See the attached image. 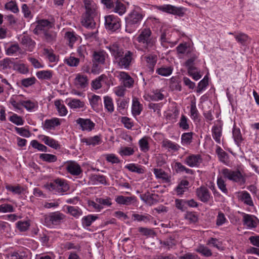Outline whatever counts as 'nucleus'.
Here are the masks:
<instances>
[{
    "instance_id": "ea45409f",
    "label": "nucleus",
    "mask_w": 259,
    "mask_h": 259,
    "mask_svg": "<svg viewBox=\"0 0 259 259\" xmlns=\"http://www.w3.org/2000/svg\"><path fill=\"white\" fill-rule=\"evenodd\" d=\"M98 219L97 216L90 214L82 219V224L83 226L89 227L92 223Z\"/></svg>"
},
{
    "instance_id": "79ce46f5",
    "label": "nucleus",
    "mask_w": 259,
    "mask_h": 259,
    "mask_svg": "<svg viewBox=\"0 0 259 259\" xmlns=\"http://www.w3.org/2000/svg\"><path fill=\"white\" fill-rule=\"evenodd\" d=\"M189 184V183L187 180H182L176 188L178 194H183L185 190L187 189V187L188 186Z\"/></svg>"
},
{
    "instance_id": "1a4fd4ad",
    "label": "nucleus",
    "mask_w": 259,
    "mask_h": 259,
    "mask_svg": "<svg viewBox=\"0 0 259 259\" xmlns=\"http://www.w3.org/2000/svg\"><path fill=\"white\" fill-rule=\"evenodd\" d=\"M105 26L107 29L114 31L120 26L119 19L113 15L105 17Z\"/></svg>"
},
{
    "instance_id": "f03ea898",
    "label": "nucleus",
    "mask_w": 259,
    "mask_h": 259,
    "mask_svg": "<svg viewBox=\"0 0 259 259\" xmlns=\"http://www.w3.org/2000/svg\"><path fill=\"white\" fill-rule=\"evenodd\" d=\"M222 174L224 178L237 183L239 186L244 185L246 182V175L239 169L234 170L225 168L222 170Z\"/></svg>"
},
{
    "instance_id": "a878e982",
    "label": "nucleus",
    "mask_w": 259,
    "mask_h": 259,
    "mask_svg": "<svg viewBox=\"0 0 259 259\" xmlns=\"http://www.w3.org/2000/svg\"><path fill=\"white\" fill-rule=\"evenodd\" d=\"M21 106L24 107L27 111H31L34 109L38 107L37 101H31L30 100H22L20 102Z\"/></svg>"
},
{
    "instance_id": "4c0bfd02",
    "label": "nucleus",
    "mask_w": 259,
    "mask_h": 259,
    "mask_svg": "<svg viewBox=\"0 0 259 259\" xmlns=\"http://www.w3.org/2000/svg\"><path fill=\"white\" fill-rule=\"evenodd\" d=\"M219 160L223 163L227 164L228 159V154L224 151L221 147H219L216 150Z\"/></svg>"
},
{
    "instance_id": "13d9d810",
    "label": "nucleus",
    "mask_w": 259,
    "mask_h": 259,
    "mask_svg": "<svg viewBox=\"0 0 259 259\" xmlns=\"http://www.w3.org/2000/svg\"><path fill=\"white\" fill-rule=\"evenodd\" d=\"M208 84V78L207 76H205L198 84L197 92H201Z\"/></svg>"
},
{
    "instance_id": "680f3d73",
    "label": "nucleus",
    "mask_w": 259,
    "mask_h": 259,
    "mask_svg": "<svg viewBox=\"0 0 259 259\" xmlns=\"http://www.w3.org/2000/svg\"><path fill=\"white\" fill-rule=\"evenodd\" d=\"M14 69L22 74H26L29 72L28 68L24 64H14Z\"/></svg>"
},
{
    "instance_id": "39448f33",
    "label": "nucleus",
    "mask_w": 259,
    "mask_h": 259,
    "mask_svg": "<svg viewBox=\"0 0 259 259\" xmlns=\"http://www.w3.org/2000/svg\"><path fill=\"white\" fill-rule=\"evenodd\" d=\"M45 188L55 193H63L67 192L69 186L67 181L64 179L58 178L45 186Z\"/></svg>"
},
{
    "instance_id": "0eeeda50",
    "label": "nucleus",
    "mask_w": 259,
    "mask_h": 259,
    "mask_svg": "<svg viewBox=\"0 0 259 259\" xmlns=\"http://www.w3.org/2000/svg\"><path fill=\"white\" fill-rule=\"evenodd\" d=\"M36 23V26L33 30V33L37 35L43 33L54 27V23L47 19L38 20Z\"/></svg>"
},
{
    "instance_id": "e433bc0d",
    "label": "nucleus",
    "mask_w": 259,
    "mask_h": 259,
    "mask_svg": "<svg viewBox=\"0 0 259 259\" xmlns=\"http://www.w3.org/2000/svg\"><path fill=\"white\" fill-rule=\"evenodd\" d=\"M196 251L206 257H209L212 255L211 250L203 245H199L196 249Z\"/></svg>"
},
{
    "instance_id": "c85d7f7f",
    "label": "nucleus",
    "mask_w": 259,
    "mask_h": 259,
    "mask_svg": "<svg viewBox=\"0 0 259 259\" xmlns=\"http://www.w3.org/2000/svg\"><path fill=\"white\" fill-rule=\"evenodd\" d=\"M212 136L215 142L218 144H220L222 136V127L217 125L212 126Z\"/></svg>"
},
{
    "instance_id": "0e129e2a",
    "label": "nucleus",
    "mask_w": 259,
    "mask_h": 259,
    "mask_svg": "<svg viewBox=\"0 0 259 259\" xmlns=\"http://www.w3.org/2000/svg\"><path fill=\"white\" fill-rule=\"evenodd\" d=\"M114 11L119 15H122L125 12V7L123 4L117 2L115 4Z\"/></svg>"
},
{
    "instance_id": "aec40b11",
    "label": "nucleus",
    "mask_w": 259,
    "mask_h": 259,
    "mask_svg": "<svg viewBox=\"0 0 259 259\" xmlns=\"http://www.w3.org/2000/svg\"><path fill=\"white\" fill-rule=\"evenodd\" d=\"M74 84L78 89H84L88 85L87 76L80 74H77L74 79Z\"/></svg>"
},
{
    "instance_id": "2eb2a0df",
    "label": "nucleus",
    "mask_w": 259,
    "mask_h": 259,
    "mask_svg": "<svg viewBox=\"0 0 259 259\" xmlns=\"http://www.w3.org/2000/svg\"><path fill=\"white\" fill-rule=\"evenodd\" d=\"M85 11L83 14L96 16L97 15V6L92 0H83Z\"/></svg>"
},
{
    "instance_id": "b1692460",
    "label": "nucleus",
    "mask_w": 259,
    "mask_h": 259,
    "mask_svg": "<svg viewBox=\"0 0 259 259\" xmlns=\"http://www.w3.org/2000/svg\"><path fill=\"white\" fill-rule=\"evenodd\" d=\"M65 39L68 42V45L70 48L73 47L74 42L78 39V35L73 31H67L65 33Z\"/></svg>"
},
{
    "instance_id": "bf43d9fd",
    "label": "nucleus",
    "mask_w": 259,
    "mask_h": 259,
    "mask_svg": "<svg viewBox=\"0 0 259 259\" xmlns=\"http://www.w3.org/2000/svg\"><path fill=\"white\" fill-rule=\"evenodd\" d=\"M153 172L156 178L164 180H168V177L167 174L162 169L154 168Z\"/></svg>"
},
{
    "instance_id": "393cba45",
    "label": "nucleus",
    "mask_w": 259,
    "mask_h": 259,
    "mask_svg": "<svg viewBox=\"0 0 259 259\" xmlns=\"http://www.w3.org/2000/svg\"><path fill=\"white\" fill-rule=\"evenodd\" d=\"M143 109L142 105L140 103L137 98H134L133 100L132 111L134 116L140 114Z\"/></svg>"
},
{
    "instance_id": "37998d69",
    "label": "nucleus",
    "mask_w": 259,
    "mask_h": 259,
    "mask_svg": "<svg viewBox=\"0 0 259 259\" xmlns=\"http://www.w3.org/2000/svg\"><path fill=\"white\" fill-rule=\"evenodd\" d=\"M14 62L12 59L9 58H5L0 61V66L3 70L9 69L14 65Z\"/></svg>"
},
{
    "instance_id": "58836bf2",
    "label": "nucleus",
    "mask_w": 259,
    "mask_h": 259,
    "mask_svg": "<svg viewBox=\"0 0 259 259\" xmlns=\"http://www.w3.org/2000/svg\"><path fill=\"white\" fill-rule=\"evenodd\" d=\"M36 75L40 79H50L52 77V72L50 70L39 71Z\"/></svg>"
},
{
    "instance_id": "4d7b16f0",
    "label": "nucleus",
    "mask_w": 259,
    "mask_h": 259,
    "mask_svg": "<svg viewBox=\"0 0 259 259\" xmlns=\"http://www.w3.org/2000/svg\"><path fill=\"white\" fill-rule=\"evenodd\" d=\"M172 69L170 67H161L156 70V73L162 76H166L170 75L172 73Z\"/></svg>"
},
{
    "instance_id": "774afa93",
    "label": "nucleus",
    "mask_w": 259,
    "mask_h": 259,
    "mask_svg": "<svg viewBox=\"0 0 259 259\" xmlns=\"http://www.w3.org/2000/svg\"><path fill=\"white\" fill-rule=\"evenodd\" d=\"M160 243L169 249L176 245V241L172 237H170L163 241H160Z\"/></svg>"
},
{
    "instance_id": "e2e57ef3",
    "label": "nucleus",
    "mask_w": 259,
    "mask_h": 259,
    "mask_svg": "<svg viewBox=\"0 0 259 259\" xmlns=\"http://www.w3.org/2000/svg\"><path fill=\"white\" fill-rule=\"evenodd\" d=\"M31 145L35 149L42 152L47 151V147L42 144L39 143L37 140H34L31 142Z\"/></svg>"
},
{
    "instance_id": "7c9ffc66",
    "label": "nucleus",
    "mask_w": 259,
    "mask_h": 259,
    "mask_svg": "<svg viewBox=\"0 0 259 259\" xmlns=\"http://www.w3.org/2000/svg\"><path fill=\"white\" fill-rule=\"evenodd\" d=\"M105 61V52L104 51L94 52L93 61L99 64H104Z\"/></svg>"
},
{
    "instance_id": "338daca9",
    "label": "nucleus",
    "mask_w": 259,
    "mask_h": 259,
    "mask_svg": "<svg viewBox=\"0 0 259 259\" xmlns=\"http://www.w3.org/2000/svg\"><path fill=\"white\" fill-rule=\"evenodd\" d=\"M36 79L34 77L24 78L21 80V84L25 88H28L35 83Z\"/></svg>"
},
{
    "instance_id": "a211bd4d",
    "label": "nucleus",
    "mask_w": 259,
    "mask_h": 259,
    "mask_svg": "<svg viewBox=\"0 0 259 259\" xmlns=\"http://www.w3.org/2000/svg\"><path fill=\"white\" fill-rule=\"evenodd\" d=\"M202 159L199 154H192L187 157L185 159V163L190 167L198 166L202 162Z\"/></svg>"
},
{
    "instance_id": "20e7f679",
    "label": "nucleus",
    "mask_w": 259,
    "mask_h": 259,
    "mask_svg": "<svg viewBox=\"0 0 259 259\" xmlns=\"http://www.w3.org/2000/svg\"><path fill=\"white\" fill-rule=\"evenodd\" d=\"M144 14L140 9L133 10L125 18L126 30L128 28H135L143 18Z\"/></svg>"
},
{
    "instance_id": "f3484780",
    "label": "nucleus",
    "mask_w": 259,
    "mask_h": 259,
    "mask_svg": "<svg viewBox=\"0 0 259 259\" xmlns=\"http://www.w3.org/2000/svg\"><path fill=\"white\" fill-rule=\"evenodd\" d=\"M21 44L24 46L26 51L32 52L33 51L35 42L31 37L27 35H23L20 40Z\"/></svg>"
},
{
    "instance_id": "09e8293b",
    "label": "nucleus",
    "mask_w": 259,
    "mask_h": 259,
    "mask_svg": "<svg viewBox=\"0 0 259 259\" xmlns=\"http://www.w3.org/2000/svg\"><path fill=\"white\" fill-rule=\"evenodd\" d=\"M146 62L148 64L149 67L153 69L157 62V56L153 54H150L145 56Z\"/></svg>"
},
{
    "instance_id": "dca6fc26",
    "label": "nucleus",
    "mask_w": 259,
    "mask_h": 259,
    "mask_svg": "<svg viewBox=\"0 0 259 259\" xmlns=\"http://www.w3.org/2000/svg\"><path fill=\"white\" fill-rule=\"evenodd\" d=\"M243 224L249 228H255L258 222V219L254 215L244 213L243 217Z\"/></svg>"
},
{
    "instance_id": "c9c22d12",
    "label": "nucleus",
    "mask_w": 259,
    "mask_h": 259,
    "mask_svg": "<svg viewBox=\"0 0 259 259\" xmlns=\"http://www.w3.org/2000/svg\"><path fill=\"white\" fill-rule=\"evenodd\" d=\"M80 60L77 58L70 56L68 58H65L64 62L70 67H76L79 63Z\"/></svg>"
},
{
    "instance_id": "2f4dec72",
    "label": "nucleus",
    "mask_w": 259,
    "mask_h": 259,
    "mask_svg": "<svg viewBox=\"0 0 259 259\" xmlns=\"http://www.w3.org/2000/svg\"><path fill=\"white\" fill-rule=\"evenodd\" d=\"M240 199L244 202V203L249 205L253 206V203L250 194L247 191H242L239 195Z\"/></svg>"
},
{
    "instance_id": "412c9836",
    "label": "nucleus",
    "mask_w": 259,
    "mask_h": 259,
    "mask_svg": "<svg viewBox=\"0 0 259 259\" xmlns=\"http://www.w3.org/2000/svg\"><path fill=\"white\" fill-rule=\"evenodd\" d=\"M41 140L45 143V144L47 145L50 147L55 149H58L60 148V145L58 143V142L55 139L45 135L41 136Z\"/></svg>"
},
{
    "instance_id": "5fc2aeb1",
    "label": "nucleus",
    "mask_w": 259,
    "mask_h": 259,
    "mask_svg": "<svg viewBox=\"0 0 259 259\" xmlns=\"http://www.w3.org/2000/svg\"><path fill=\"white\" fill-rule=\"evenodd\" d=\"M188 73L195 80H199L202 77L200 74V71L197 67L188 70Z\"/></svg>"
},
{
    "instance_id": "8fccbe9b",
    "label": "nucleus",
    "mask_w": 259,
    "mask_h": 259,
    "mask_svg": "<svg viewBox=\"0 0 259 259\" xmlns=\"http://www.w3.org/2000/svg\"><path fill=\"white\" fill-rule=\"evenodd\" d=\"M91 180L95 184L99 183L101 184L107 185L106 177L103 175H93L91 177Z\"/></svg>"
},
{
    "instance_id": "69168bd1",
    "label": "nucleus",
    "mask_w": 259,
    "mask_h": 259,
    "mask_svg": "<svg viewBox=\"0 0 259 259\" xmlns=\"http://www.w3.org/2000/svg\"><path fill=\"white\" fill-rule=\"evenodd\" d=\"M30 226V223L28 221H18L17 223V227L21 232L27 231Z\"/></svg>"
},
{
    "instance_id": "c756f323",
    "label": "nucleus",
    "mask_w": 259,
    "mask_h": 259,
    "mask_svg": "<svg viewBox=\"0 0 259 259\" xmlns=\"http://www.w3.org/2000/svg\"><path fill=\"white\" fill-rule=\"evenodd\" d=\"M135 199V196L126 197L120 195L116 198L115 201L118 204L128 205L131 204L132 202Z\"/></svg>"
},
{
    "instance_id": "a19ab883",
    "label": "nucleus",
    "mask_w": 259,
    "mask_h": 259,
    "mask_svg": "<svg viewBox=\"0 0 259 259\" xmlns=\"http://www.w3.org/2000/svg\"><path fill=\"white\" fill-rule=\"evenodd\" d=\"M55 105L56 107L58 113L60 116H63L67 114V110L66 107L61 104L60 100H57L55 102Z\"/></svg>"
},
{
    "instance_id": "423d86ee",
    "label": "nucleus",
    "mask_w": 259,
    "mask_h": 259,
    "mask_svg": "<svg viewBox=\"0 0 259 259\" xmlns=\"http://www.w3.org/2000/svg\"><path fill=\"white\" fill-rule=\"evenodd\" d=\"M65 215L59 211H55L44 216L45 224L46 226L58 225L63 222Z\"/></svg>"
},
{
    "instance_id": "4be33fe9",
    "label": "nucleus",
    "mask_w": 259,
    "mask_h": 259,
    "mask_svg": "<svg viewBox=\"0 0 259 259\" xmlns=\"http://www.w3.org/2000/svg\"><path fill=\"white\" fill-rule=\"evenodd\" d=\"M162 146L168 151L176 152L179 150L180 146L176 143L168 140L164 139L162 142Z\"/></svg>"
},
{
    "instance_id": "72a5a7b5",
    "label": "nucleus",
    "mask_w": 259,
    "mask_h": 259,
    "mask_svg": "<svg viewBox=\"0 0 259 259\" xmlns=\"http://www.w3.org/2000/svg\"><path fill=\"white\" fill-rule=\"evenodd\" d=\"M68 105L71 109H77L84 107L85 104L84 102L81 101L79 99H70Z\"/></svg>"
},
{
    "instance_id": "052dcab7",
    "label": "nucleus",
    "mask_w": 259,
    "mask_h": 259,
    "mask_svg": "<svg viewBox=\"0 0 259 259\" xmlns=\"http://www.w3.org/2000/svg\"><path fill=\"white\" fill-rule=\"evenodd\" d=\"M9 120L17 125H21L24 124L22 118L16 114H14L9 118Z\"/></svg>"
},
{
    "instance_id": "f8f14e48",
    "label": "nucleus",
    "mask_w": 259,
    "mask_h": 259,
    "mask_svg": "<svg viewBox=\"0 0 259 259\" xmlns=\"http://www.w3.org/2000/svg\"><path fill=\"white\" fill-rule=\"evenodd\" d=\"M66 168L67 171L72 176H78L82 172L80 165L75 161H67Z\"/></svg>"
},
{
    "instance_id": "9d476101",
    "label": "nucleus",
    "mask_w": 259,
    "mask_h": 259,
    "mask_svg": "<svg viewBox=\"0 0 259 259\" xmlns=\"http://www.w3.org/2000/svg\"><path fill=\"white\" fill-rule=\"evenodd\" d=\"M75 121L82 131L91 132L95 126V123L89 118H78Z\"/></svg>"
},
{
    "instance_id": "7ed1b4c3",
    "label": "nucleus",
    "mask_w": 259,
    "mask_h": 259,
    "mask_svg": "<svg viewBox=\"0 0 259 259\" xmlns=\"http://www.w3.org/2000/svg\"><path fill=\"white\" fill-rule=\"evenodd\" d=\"M151 35L152 32L149 28H144L141 30L136 39L146 49H153L155 45V40Z\"/></svg>"
},
{
    "instance_id": "f704fd0d",
    "label": "nucleus",
    "mask_w": 259,
    "mask_h": 259,
    "mask_svg": "<svg viewBox=\"0 0 259 259\" xmlns=\"http://www.w3.org/2000/svg\"><path fill=\"white\" fill-rule=\"evenodd\" d=\"M27 257L26 253L24 251H17L9 253L7 256V259H24Z\"/></svg>"
},
{
    "instance_id": "5701e85b",
    "label": "nucleus",
    "mask_w": 259,
    "mask_h": 259,
    "mask_svg": "<svg viewBox=\"0 0 259 259\" xmlns=\"http://www.w3.org/2000/svg\"><path fill=\"white\" fill-rule=\"evenodd\" d=\"M61 124L60 119L57 118H53L50 119H46L44 122V128L47 130L54 128L56 126Z\"/></svg>"
},
{
    "instance_id": "49530a36",
    "label": "nucleus",
    "mask_w": 259,
    "mask_h": 259,
    "mask_svg": "<svg viewBox=\"0 0 259 259\" xmlns=\"http://www.w3.org/2000/svg\"><path fill=\"white\" fill-rule=\"evenodd\" d=\"M104 100L105 108L108 112H112L114 111V106L111 98L109 96H105L104 98Z\"/></svg>"
},
{
    "instance_id": "473e14b6",
    "label": "nucleus",
    "mask_w": 259,
    "mask_h": 259,
    "mask_svg": "<svg viewBox=\"0 0 259 259\" xmlns=\"http://www.w3.org/2000/svg\"><path fill=\"white\" fill-rule=\"evenodd\" d=\"M45 40L50 44H52L56 40V33L50 29L42 33Z\"/></svg>"
},
{
    "instance_id": "6e6552de",
    "label": "nucleus",
    "mask_w": 259,
    "mask_h": 259,
    "mask_svg": "<svg viewBox=\"0 0 259 259\" xmlns=\"http://www.w3.org/2000/svg\"><path fill=\"white\" fill-rule=\"evenodd\" d=\"M157 9L163 12L183 17L184 15V8L177 7L171 5H164L157 6Z\"/></svg>"
},
{
    "instance_id": "cd10ccee",
    "label": "nucleus",
    "mask_w": 259,
    "mask_h": 259,
    "mask_svg": "<svg viewBox=\"0 0 259 259\" xmlns=\"http://www.w3.org/2000/svg\"><path fill=\"white\" fill-rule=\"evenodd\" d=\"M236 40L242 46H246L248 42L249 36L243 32H239L234 35Z\"/></svg>"
},
{
    "instance_id": "6e6d98bb",
    "label": "nucleus",
    "mask_w": 259,
    "mask_h": 259,
    "mask_svg": "<svg viewBox=\"0 0 259 259\" xmlns=\"http://www.w3.org/2000/svg\"><path fill=\"white\" fill-rule=\"evenodd\" d=\"M233 137L235 142L237 143H240L243 140L240 130L239 128L234 127L233 130Z\"/></svg>"
},
{
    "instance_id": "603ef678",
    "label": "nucleus",
    "mask_w": 259,
    "mask_h": 259,
    "mask_svg": "<svg viewBox=\"0 0 259 259\" xmlns=\"http://www.w3.org/2000/svg\"><path fill=\"white\" fill-rule=\"evenodd\" d=\"M133 218L134 220H136L139 222L143 221L147 223L150 221L151 216L149 214L142 215L138 213H134L133 214Z\"/></svg>"
},
{
    "instance_id": "f257e3e1",
    "label": "nucleus",
    "mask_w": 259,
    "mask_h": 259,
    "mask_svg": "<svg viewBox=\"0 0 259 259\" xmlns=\"http://www.w3.org/2000/svg\"><path fill=\"white\" fill-rule=\"evenodd\" d=\"M113 57V62L117 67L128 70L135 61V52L125 50L118 44L114 43L106 47Z\"/></svg>"
},
{
    "instance_id": "c03bdc74",
    "label": "nucleus",
    "mask_w": 259,
    "mask_h": 259,
    "mask_svg": "<svg viewBox=\"0 0 259 259\" xmlns=\"http://www.w3.org/2000/svg\"><path fill=\"white\" fill-rule=\"evenodd\" d=\"M193 133H185L182 135L181 141L183 145H189L192 142Z\"/></svg>"
},
{
    "instance_id": "9b49d317",
    "label": "nucleus",
    "mask_w": 259,
    "mask_h": 259,
    "mask_svg": "<svg viewBox=\"0 0 259 259\" xmlns=\"http://www.w3.org/2000/svg\"><path fill=\"white\" fill-rule=\"evenodd\" d=\"M118 77L124 88H131L133 87L134 80L128 73L124 71H120L119 73Z\"/></svg>"
},
{
    "instance_id": "4468645a",
    "label": "nucleus",
    "mask_w": 259,
    "mask_h": 259,
    "mask_svg": "<svg viewBox=\"0 0 259 259\" xmlns=\"http://www.w3.org/2000/svg\"><path fill=\"white\" fill-rule=\"evenodd\" d=\"M196 195L202 202H207L210 198L209 190L205 186H201L196 189Z\"/></svg>"
},
{
    "instance_id": "3c124183",
    "label": "nucleus",
    "mask_w": 259,
    "mask_h": 259,
    "mask_svg": "<svg viewBox=\"0 0 259 259\" xmlns=\"http://www.w3.org/2000/svg\"><path fill=\"white\" fill-rule=\"evenodd\" d=\"M67 209L68 212L74 217H78L82 213L81 210L78 207L68 206Z\"/></svg>"
},
{
    "instance_id": "6ab92c4d",
    "label": "nucleus",
    "mask_w": 259,
    "mask_h": 259,
    "mask_svg": "<svg viewBox=\"0 0 259 259\" xmlns=\"http://www.w3.org/2000/svg\"><path fill=\"white\" fill-rule=\"evenodd\" d=\"M158 195L150 193L149 191L140 195L141 199L149 205H152L157 202Z\"/></svg>"
},
{
    "instance_id": "a18cd8bd",
    "label": "nucleus",
    "mask_w": 259,
    "mask_h": 259,
    "mask_svg": "<svg viewBox=\"0 0 259 259\" xmlns=\"http://www.w3.org/2000/svg\"><path fill=\"white\" fill-rule=\"evenodd\" d=\"M20 96H22V95L12 97L9 101L10 103L13 106V107L18 110L22 109L21 104L20 103V102L22 100H21L19 99V97Z\"/></svg>"
},
{
    "instance_id": "864d4df0",
    "label": "nucleus",
    "mask_w": 259,
    "mask_h": 259,
    "mask_svg": "<svg viewBox=\"0 0 259 259\" xmlns=\"http://www.w3.org/2000/svg\"><path fill=\"white\" fill-rule=\"evenodd\" d=\"M125 167L132 172H135L139 174H143L144 172V170L143 168L137 166L134 163L126 165Z\"/></svg>"
},
{
    "instance_id": "bb28decb",
    "label": "nucleus",
    "mask_w": 259,
    "mask_h": 259,
    "mask_svg": "<svg viewBox=\"0 0 259 259\" xmlns=\"http://www.w3.org/2000/svg\"><path fill=\"white\" fill-rule=\"evenodd\" d=\"M82 141L85 143L87 145L95 146L101 143V138L100 136L97 135L89 138L83 139Z\"/></svg>"
},
{
    "instance_id": "ddd939ff",
    "label": "nucleus",
    "mask_w": 259,
    "mask_h": 259,
    "mask_svg": "<svg viewBox=\"0 0 259 259\" xmlns=\"http://www.w3.org/2000/svg\"><path fill=\"white\" fill-rule=\"evenodd\" d=\"M96 16L83 14L81 17V23L83 26L88 29H94L96 27V23L94 20Z\"/></svg>"
},
{
    "instance_id": "de8ad7c7",
    "label": "nucleus",
    "mask_w": 259,
    "mask_h": 259,
    "mask_svg": "<svg viewBox=\"0 0 259 259\" xmlns=\"http://www.w3.org/2000/svg\"><path fill=\"white\" fill-rule=\"evenodd\" d=\"M39 158L44 161L48 162H54L57 161V157L56 155L51 154H40Z\"/></svg>"
}]
</instances>
